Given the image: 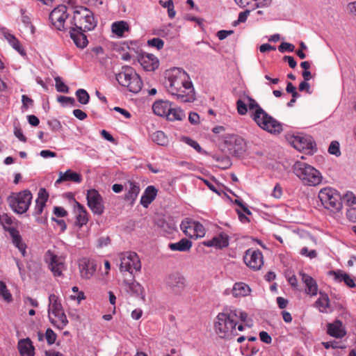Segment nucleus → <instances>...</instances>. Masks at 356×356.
I'll return each instance as SVG.
<instances>
[{"instance_id": "f257e3e1", "label": "nucleus", "mask_w": 356, "mask_h": 356, "mask_svg": "<svg viewBox=\"0 0 356 356\" xmlns=\"http://www.w3.org/2000/svg\"><path fill=\"white\" fill-rule=\"evenodd\" d=\"M236 104L239 115H245L249 111L251 119L261 129L271 134H280L283 131L282 124L267 113L252 97L244 95Z\"/></svg>"}, {"instance_id": "f03ea898", "label": "nucleus", "mask_w": 356, "mask_h": 356, "mask_svg": "<svg viewBox=\"0 0 356 356\" xmlns=\"http://www.w3.org/2000/svg\"><path fill=\"white\" fill-rule=\"evenodd\" d=\"M164 82L167 92L181 102H193L195 92L189 75L183 69L173 67L165 74Z\"/></svg>"}, {"instance_id": "7ed1b4c3", "label": "nucleus", "mask_w": 356, "mask_h": 356, "mask_svg": "<svg viewBox=\"0 0 356 356\" xmlns=\"http://www.w3.org/2000/svg\"><path fill=\"white\" fill-rule=\"evenodd\" d=\"M248 314L235 307H226L218 313L213 323L216 334L221 339H229L238 334L236 325L245 323Z\"/></svg>"}, {"instance_id": "20e7f679", "label": "nucleus", "mask_w": 356, "mask_h": 356, "mask_svg": "<svg viewBox=\"0 0 356 356\" xmlns=\"http://www.w3.org/2000/svg\"><path fill=\"white\" fill-rule=\"evenodd\" d=\"M293 170L294 174L304 185L315 186L320 184L323 177L321 173L313 166L302 162H295Z\"/></svg>"}, {"instance_id": "39448f33", "label": "nucleus", "mask_w": 356, "mask_h": 356, "mask_svg": "<svg viewBox=\"0 0 356 356\" xmlns=\"http://www.w3.org/2000/svg\"><path fill=\"white\" fill-rule=\"evenodd\" d=\"M48 317L51 323L58 330L64 329L68 323L60 299L55 294L49 296Z\"/></svg>"}, {"instance_id": "423d86ee", "label": "nucleus", "mask_w": 356, "mask_h": 356, "mask_svg": "<svg viewBox=\"0 0 356 356\" xmlns=\"http://www.w3.org/2000/svg\"><path fill=\"white\" fill-rule=\"evenodd\" d=\"M116 80L129 91L138 93L143 87V81L135 70L130 66H123L121 71L116 74Z\"/></svg>"}, {"instance_id": "0eeeda50", "label": "nucleus", "mask_w": 356, "mask_h": 356, "mask_svg": "<svg viewBox=\"0 0 356 356\" xmlns=\"http://www.w3.org/2000/svg\"><path fill=\"white\" fill-rule=\"evenodd\" d=\"M74 27L83 31L93 30L97 24L93 13L84 6H76L73 10Z\"/></svg>"}, {"instance_id": "6e6552de", "label": "nucleus", "mask_w": 356, "mask_h": 356, "mask_svg": "<svg viewBox=\"0 0 356 356\" xmlns=\"http://www.w3.org/2000/svg\"><path fill=\"white\" fill-rule=\"evenodd\" d=\"M318 197L323 207L332 213L338 212L342 208L341 196L333 188L325 187L321 188Z\"/></svg>"}, {"instance_id": "1a4fd4ad", "label": "nucleus", "mask_w": 356, "mask_h": 356, "mask_svg": "<svg viewBox=\"0 0 356 356\" xmlns=\"http://www.w3.org/2000/svg\"><path fill=\"white\" fill-rule=\"evenodd\" d=\"M120 270L121 273L128 272L133 277L141 270V261L135 252L128 251L119 254Z\"/></svg>"}, {"instance_id": "9d476101", "label": "nucleus", "mask_w": 356, "mask_h": 356, "mask_svg": "<svg viewBox=\"0 0 356 356\" xmlns=\"http://www.w3.org/2000/svg\"><path fill=\"white\" fill-rule=\"evenodd\" d=\"M33 196L29 190L13 193L8 198L10 207L13 211L19 214L26 213L31 203Z\"/></svg>"}, {"instance_id": "9b49d317", "label": "nucleus", "mask_w": 356, "mask_h": 356, "mask_svg": "<svg viewBox=\"0 0 356 356\" xmlns=\"http://www.w3.org/2000/svg\"><path fill=\"white\" fill-rule=\"evenodd\" d=\"M44 260L54 277H63V271L67 268L64 257L58 255L51 250H48L44 254Z\"/></svg>"}, {"instance_id": "f8f14e48", "label": "nucleus", "mask_w": 356, "mask_h": 356, "mask_svg": "<svg viewBox=\"0 0 356 356\" xmlns=\"http://www.w3.org/2000/svg\"><path fill=\"white\" fill-rule=\"evenodd\" d=\"M181 229L186 236L191 238H202L205 235V229L199 222L184 220L180 225Z\"/></svg>"}, {"instance_id": "ddd939ff", "label": "nucleus", "mask_w": 356, "mask_h": 356, "mask_svg": "<svg viewBox=\"0 0 356 356\" xmlns=\"http://www.w3.org/2000/svg\"><path fill=\"white\" fill-rule=\"evenodd\" d=\"M67 7L64 5H59L55 8L49 14V20L52 26L59 31L65 29V22L68 17Z\"/></svg>"}, {"instance_id": "4468645a", "label": "nucleus", "mask_w": 356, "mask_h": 356, "mask_svg": "<svg viewBox=\"0 0 356 356\" xmlns=\"http://www.w3.org/2000/svg\"><path fill=\"white\" fill-rule=\"evenodd\" d=\"M290 142L293 147L300 152L307 151L309 153H312L316 146L312 137L308 135L293 136Z\"/></svg>"}, {"instance_id": "2eb2a0df", "label": "nucleus", "mask_w": 356, "mask_h": 356, "mask_svg": "<svg viewBox=\"0 0 356 356\" xmlns=\"http://www.w3.org/2000/svg\"><path fill=\"white\" fill-rule=\"evenodd\" d=\"M87 204L93 213L101 215L104 212L103 199L95 189H89L86 195Z\"/></svg>"}, {"instance_id": "dca6fc26", "label": "nucleus", "mask_w": 356, "mask_h": 356, "mask_svg": "<svg viewBox=\"0 0 356 356\" xmlns=\"http://www.w3.org/2000/svg\"><path fill=\"white\" fill-rule=\"evenodd\" d=\"M244 262L249 268L259 270L264 264L263 254L259 250L248 249L244 256Z\"/></svg>"}, {"instance_id": "f3484780", "label": "nucleus", "mask_w": 356, "mask_h": 356, "mask_svg": "<svg viewBox=\"0 0 356 356\" xmlns=\"http://www.w3.org/2000/svg\"><path fill=\"white\" fill-rule=\"evenodd\" d=\"M79 269L83 279L91 278L97 269V265L93 260L83 257L79 261Z\"/></svg>"}, {"instance_id": "a211bd4d", "label": "nucleus", "mask_w": 356, "mask_h": 356, "mask_svg": "<svg viewBox=\"0 0 356 356\" xmlns=\"http://www.w3.org/2000/svg\"><path fill=\"white\" fill-rule=\"evenodd\" d=\"M138 61L146 71H154L159 65L158 58L154 54L144 52L139 56Z\"/></svg>"}, {"instance_id": "6ab92c4d", "label": "nucleus", "mask_w": 356, "mask_h": 356, "mask_svg": "<svg viewBox=\"0 0 356 356\" xmlns=\"http://www.w3.org/2000/svg\"><path fill=\"white\" fill-rule=\"evenodd\" d=\"M228 149L231 154H234L236 156H241L246 151V143L241 137H235L233 140V137L227 141Z\"/></svg>"}, {"instance_id": "aec40b11", "label": "nucleus", "mask_w": 356, "mask_h": 356, "mask_svg": "<svg viewBox=\"0 0 356 356\" xmlns=\"http://www.w3.org/2000/svg\"><path fill=\"white\" fill-rule=\"evenodd\" d=\"M299 275L305 285V293L310 296H316L318 292V287L316 281L310 275L302 271L300 272Z\"/></svg>"}, {"instance_id": "412c9836", "label": "nucleus", "mask_w": 356, "mask_h": 356, "mask_svg": "<svg viewBox=\"0 0 356 356\" xmlns=\"http://www.w3.org/2000/svg\"><path fill=\"white\" fill-rule=\"evenodd\" d=\"M70 181L75 184H80L82 181L81 174L74 172L72 170H67L65 172H60L59 177L55 181V185H58L63 182Z\"/></svg>"}, {"instance_id": "4be33fe9", "label": "nucleus", "mask_w": 356, "mask_h": 356, "mask_svg": "<svg viewBox=\"0 0 356 356\" xmlns=\"http://www.w3.org/2000/svg\"><path fill=\"white\" fill-rule=\"evenodd\" d=\"M327 333L337 339H341L346 334L343 323L339 320H336L333 323L327 324Z\"/></svg>"}, {"instance_id": "5701e85b", "label": "nucleus", "mask_w": 356, "mask_h": 356, "mask_svg": "<svg viewBox=\"0 0 356 356\" xmlns=\"http://www.w3.org/2000/svg\"><path fill=\"white\" fill-rule=\"evenodd\" d=\"M8 232L12 238L13 244L19 250L23 257L26 255V245L23 242L19 231L15 227L8 229Z\"/></svg>"}, {"instance_id": "b1692460", "label": "nucleus", "mask_w": 356, "mask_h": 356, "mask_svg": "<svg viewBox=\"0 0 356 356\" xmlns=\"http://www.w3.org/2000/svg\"><path fill=\"white\" fill-rule=\"evenodd\" d=\"M76 221L75 223L79 227L86 225L88 222V212L85 207L79 202L75 201L74 206Z\"/></svg>"}, {"instance_id": "393cba45", "label": "nucleus", "mask_w": 356, "mask_h": 356, "mask_svg": "<svg viewBox=\"0 0 356 356\" xmlns=\"http://www.w3.org/2000/svg\"><path fill=\"white\" fill-rule=\"evenodd\" d=\"M203 244L207 247H215L220 249L223 248L228 246L229 237L227 234L220 233L213 238L204 241Z\"/></svg>"}, {"instance_id": "a878e982", "label": "nucleus", "mask_w": 356, "mask_h": 356, "mask_svg": "<svg viewBox=\"0 0 356 356\" xmlns=\"http://www.w3.org/2000/svg\"><path fill=\"white\" fill-rule=\"evenodd\" d=\"M48 198L49 193L45 188H41L38 191V197L35 200V205L33 211L34 216H38L42 213Z\"/></svg>"}, {"instance_id": "bb28decb", "label": "nucleus", "mask_w": 356, "mask_h": 356, "mask_svg": "<svg viewBox=\"0 0 356 356\" xmlns=\"http://www.w3.org/2000/svg\"><path fill=\"white\" fill-rule=\"evenodd\" d=\"M125 188L127 193L125 194L124 200L133 205L140 193V186L138 183L134 181H128Z\"/></svg>"}, {"instance_id": "cd10ccee", "label": "nucleus", "mask_w": 356, "mask_h": 356, "mask_svg": "<svg viewBox=\"0 0 356 356\" xmlns=\"http://www.w3.org/2000/svg\"><path fill=\"white\" fill-rule=\"evenodd\" d=\"M83 31L79 30L76 27H72L70 37L76 46L80 49L85 48L88 44V39Z\"/></svg>"}, {"instance_id": "c85d7f7f", "label": "nucleus", "mask_w": 356, "mask_h": 356, "mask_svg": "<svg viewBox=\"0 0 356 356\" xmlns=\"http://www.w3.org/2000/svg\"><path fill=\"white\" fill-rule=\"evenodd\" d=\"M2 33L4 38L15 51H17L21 56H26V54L25 50L22 46L20 42L14 35L11 34L7 29H3Z\"/></svg>"}, {"instance_id": "c756f323", "label": "nucleus", "mask_w": 356, "mask_h": 356, "mask_svg": "<svg viewBox=\"0 0 356 356\" xmlns=\"http://www.w3.org/2000/svg\"><path fill=\"white\" fill-rule=\"evenodd\" d=\"M158 191L154 186H148L140 198V204L145 208H147L149 205L155 200Z\"/></svg>"}, {"instance_id": "7c9ffc66", "label": "nucleus", "mask_w": 356, "mask_h": 356, "mask_svg": "<svg viewBox=\"0 0 356 356\" xmlns=\"http://www.w3.org/2000/svg\"><path fill=\"white\" fill-rule=\"evenodd\" d=\"M18 350L21 356H34L35 355V348L29 338L19 341Z\"/></svg>"}, {"instance_id": "2f4dec72", "label": "nucleus", "mask_w": 356, "mask_h": 356, "mask_svg": "<svg viewBox=\"0 0 356 356\" xmlns=\"http://www.w3.org/2000/svg\"><path fill=\"white\" fill-rule=\"evenodd\" d=\"M171 103L169 101H156L152 106V110L155 115L161 117H166L170 111Z\"/></svg>"}, {"instance_id": "473e14b6", "label": "nucleus", "mask_w": 356, "mask_h": 356, "mask_svg": "<svg viewBox=\"0 0 356 356\" xmlns=\"http://www.w3.org/2000/svg\"><path fill=\"white\" fill-rule=\"evenodd\" d=\"M251 293L250 287L244 282H236L232 287V293L234 298H242L249 296Z\"/></svg>"}, {"instance_id": "72a5a7b5", "label": "nucleus", "mask_w": 356, "mask_h": 356, "mask_svg": "<svg viewBox=\"0 0 356 356\" xmlns=\"http://www.w3.org/2000/svg\"><path fill=\"white\" fill-rule=\"evenodd\" d=\"M124 284L127 292L131 293L137 297H140L143 300H145L144 288L138 282H135L134 280L131 282L124 281Z\"/></svg>"}, {"instance_id": "f704fd0d", "label": "nucleus", "mask_w": 356, "mask_h": 356, "mask_svg": "<svg viewBox=\"0 0 356 356\" xmlns=\"http://www.w3.org/2000/svg\"><path fill=\"white\" fill-rule=\"evenodd\" d=\"M320 297L315 302V307L318 308V311L321 313H327L330 307V298L327 293L319 292Z\"/></svg>"}, {"instance_id": "c9c22d12", "label": "nucleus", "mask_w": 356, "mask_h": 356, "mask_svg": "<svg viewBox=\"0 0 356 356\" xmlns=\"http://www.w3.org/2000/svg\"><path fill=\"white\" fill-rule=\"evenodd\" d=\"M122 51H129L137 60L139 56L143 53L138 42H126L121 46Z\"/></svg>"}, {"instance_id": "e433bc0d", "label": "nucleus", "mask_w": 356, "mask_h": 356, "mask_svg": "<svg viewBox=\"0 0 356 356\" xmlns=\"http://www.w3.org/2000/svg\"><path fill=\"white\" fill-rule=\"evenodd\" d=\"M112 32L119 38L124 36V33L129 31V25L125 21L115 22L111 25Z\"/></svg>"}, {"instance_id": "4c0bfd02", "label": "nucleus", "mask_w": 356, "mask_h": 356, "mask_svg": "<svg viewBox=\"0 0 356 356\" xmlns=\"http://www.w3.org/2000/svg\"><path fill=\"white\" fill-rule=\"evenodd\" d=\"M169 248L172 251L186 252L192 247V242L187 238H182L177 243H170Z\"/></svg>"}, {"instance_id": "58836bf2", "label": "nucleus", "mask_w": 356, "mask_h": 356, "mask_svg": "<svg viewBox=\"0 0 356 356\" xmlns=\"http://www.w3.org/2000/svg\"><path fill=\"white\" fill-rule=\"evenodd\" d=\"M186 117L184 111L180 108H172L170 106V111L168 112L166 118L170 121L182 120Z\"/></svg>"}, {"instance_id": "ea45409f", "label": "nucleus", "mask_w": 356, "mask_h": 356, "mask_svg": "<svg viewBox=\"0 0 356 356\" xmlns=\"http://www.w3.org/2000/svg\"><path fill=\"white\" fill-rule=\"evenodd\" d=\"M152 140L159 145L165 146L168 144V140L165 134L161 131H157L152 135Z\"/></svg>"}, {"instance_id": "a19ab883", "label": "nucleus", "mask_w": 356, "mask_h": 356, "mask_svg": "<svg viewBox=\"0 0 356 356\" xmlns=\"http://www.w3.org/2000/svg\"><path fill=\"white\" fill-rule=\"evenodd\" d=\"M0 296L7 302H10L13 300L12 294L8 289L6 283L3 281H0Z\"/></svg>"}, {"instance_id": "79ce46f5", "label": "nucleus", "mask_w": 356, "mask_h": 356, "mask_svg": "<svg viewBox=\"0 0 356 356\" xmlns=\"http://www.w3.org/2000/svg\"><path fill=\"white\" fill-rule=\"evenodd\" d=\"M75 95L78 102L81 104H87L90 100V95L88 92L84 89H78Z\"/></svg>"}, {"instance_id": "37998d69", "label": "nucleus", "mask_w": 356, "mask_h": 356, "mask_svg": "<svg viewBox=\"0 0 356 356\" xmlns=\"http://www.w3.org/2000/svg\"><path fill=\"white\" fill-rule=\"evenodd\" d=\"M54 80L56 83V88L58 92L64 93L69 92L68 86L63 81L60 76L55 77Z\"/></svg>"}, {"instance_id": "c03bdc74", "label": "nucleus", "mask_w": 356, "mask_h": 356, "mask_svg": "<svg viewBox=\"0 0 356 356\" xmlns=\"http://www.w3.org/2000/svg\"><path fill=\"white\" fill-rule=\"evenodd\" d=\"M0 223L8 231L9 227L13 223V218L7 213L0 215Z\"/></svg>"}, {"instance_id": "a18cd8bd", "label": "nucleus", "mask_w": 356, "mask_h": 356, "mask_svg": "<svg viewBox=\"0 0 356 356\" xmlns=\"http://www.w3.org/2000/svg\"><path fill=\"white\" fill-rule=\"evenodd\" d=\"M300 254L302 256L309 258L310 259L316 258L318 255V253L315 250H309L307 247H303L301 248L300 250Z\"/></svg>"}, {"instance_id": "49530a36", "label": "nucleus", "mask_w": 356, "mask_h": 356, "mask_svg": "<svg viewBox=\"0 0 356 356\" xmlns=\"http://www.w3.org/2000/svg\"><path fill=\"white\" fill-rule=\"evenodd\" d=\"M295 49V46L293 44L283 42L280 44V45L278 47V50L281 53H284L286 51L288 52H293Z\"/></svg>"}, {"instance_id": "de8ad7c7", "label": "nucleus", "mask_w": 356, "mask_h": 356, "mask_svg": "<svg viewBox=\"0 0 356 356\" xmlns=\"http://www.w3.org/2000/svg\"><path fill=\"white\" fill-rule=\"evenodd\" d=\"M183 140L186 144L190 145L191 147L195 149L197 152H199V153L202 152V149L197 141H195L188 137L184 138Z\"/></svg>"}, {"instance_id": "09e8293b", "label": "nucleus", "mask_w": 356, "mask_h": 356, "mask_svg": "<svg viewBox=\"0 0 356 356\" xmlns=\"http://www.w3.org/2000/svg\"><path fill=\"white\" fill-rule=\"evenodd\" d=\"M328 152L330 154L339 156L341 154L339 149V143L337 141H332L330 145Z\"/></svg>"}, {"instance_id": "8fccbe9b", "label": "nucleus", "mask_w": 356, "mask_h": 356, "mask_svg": "<svg viewBox=\"0 0 356 356\" xmlns=\"http://www.w3.org/2000/svg\"><path fill=\"white\" fill-rule=\"evenodd\" d=\"M147 44L149 46L156 47L157 49H162L163 47V45H164L163 41L161 39L159 38H152L151 40H149L147 41Z\"/></svg>"}, {"instance_id": "3c124183", "label": "nucleus", "mask_w": 356, "mask_h": 356, "mask_svg": "<svg viewBox=\"0 0 356 356\" xmlns=\"http://www.w3.org/2000/svg\"><path fill=\"white\" fill-rule=\"evenodd\" d=\"M45 337H46L47 343L49 345H51V344L54 343L56 341V334L51 328H48L45 332Z\"/></svg>"}, {"instance_id": "603ef678", "label": "nucleus", "mask_w": 356, "mask_h": 356, "mask_svg": "<svg viewBox=\"0 0 356 356\" xmlns=\"http://www.w3.org/2000/svg\"><path fill=\"white\" fill-rule=\"evenodd\" d=\"M57 101L63 105L70 104L74 106L75 104V100L72 97L58 96Z\"/></svg>"}, {"instance_id": "864d4df0", "label": "nucleus", "mask_w": 356, "mask_h": 356, "mask_svg": "<svg viewBox=\"0 0 356 356\" xmlns=\"http://www.w3.org/2000/svg\"><path fill=\"white\" fill-rule=\"evenodd\" d=\"M272 0H254L251 6L252 10L259 7L268 6L271 3Z\"/></svg>"}, {"instance_id": "5fc2aeb1", "label": "nucleus", "mask_w": 356, "mask_h": 356, "mask_svg": "<svg viewBox=\"0 0 356 356\" xmlns=\"http://www.w3.org/2000/svg\"><path fill=\"white\" fill-rule=\"evenodd\" d=\"M250 13V10H245L243 12H241L238 15V19L234 22V25L236 26L239 23L245 22L247 20Z\"/></svg>"}, {"instance_id": "6e6d98bb", "label": "nucleus", "mask_w": 356, "mask_h": 356, "mask_svg": "<svg viewBox=\"0 0 356 356\" xmlns=\"http://www.w3.org/2000/svg\"><path fill=\"white\" fill-rule=\"evenodd\" d=\"M343 200L346 201L348 204H355L356 196L354 195L353 192L348 191L343 195Z\"/></svg>"}, {"instance_id": "4d7b16f0", "label": "nucleus", "mask_w": 356, "mask_h": 356, "mask_svg": "<svg viewBox=\"0 0 356 356\" xmlns=\"http://www.w3.org/2000/svg\"><path fill=\"white\" fill-rule=\"evenodd\" d=\"M260 340L267 344H270L272 342V338L268 332L261 331L259 332Z\"/></svg>"}, {"instance_id": "13d9d810", "label": "nucleus", "mask_w": 356, "mask_h": 356, "mask_svg": "<svg viewBox=\"0 0 356 356\" xmlns=\"http://www.w3.org/2000/svg\"><path fill=\"white\" fill-rule=\"evenodd\" d=\"M271 195L273 197H274L275 198H276V199H279V198H280L282 197V188H281L280 184H277L275 186V187H274V188H273V190L272 191Z\"/></svg>"}, {"instance_id": "bf43d9fd", "label": "nucleus", "mask_w": 356, "mask_h": 356, "mask_svg": "<svg viewBox=\"0 0 356 356\" xmlns=\"http://www.w3.org/2000/svg\"><path fill=\"white\" fill-rule=\"evenodd\" d=\"M14 134L20 141H22V142L26 141V137L24 136L22 129L19 127L15 126Z\"/></svg>"}, {"instance_id": "052dcab7", "label": "nucleus", "mask_w": 356, "mask_h": 356, "mask_svg": "<svg viewBox=\"0 0 356 356\" xmlns=\"http://www.w3.org/2000/svg\"><path fill=\"white\" fill-rule=\"evenodd\" d=\"M330 274L334 275V280L337 282H343L344 275H347L348 273L343 272L342 270H337V271H331Z\"/></svg>"}, {"instance_id": "680f3d73", "label": "nucleus", "mask_w": 356, "mask_h": 356, "mask_svg": "<svg viewBox=\"0 0 356 356\" xmlns=\"http://www.w3.org/2000/svg\"><path fill=\"white\" fill-rule=\"evenodd\" d=\"M40 156L44 159L54 158L56 156V153L49 149H44L40 151Z\"/></svg>"}, {"instance_id": "e2e57ef3", "label": "nucleus", "mask_w": 356, "mask_h": 356, "mask_svg": "<svg viewBox=\"0 0 356 356\" xmlns=\"http://www.w3.org/2000/svg\"><path fill=\"white\" fill-rule=\"evenodd\" d=\"M343 282L350 288H355L356 286L355 280L348 274L344 275Z\"/></svg>"}, {"instance_id": "0e129e2a", "label": "nucleus", "mask_w": 356, "mask_h": 356, "mask_svg": "<svg viewBox=\"0 0 356 356\" xmlns=\"http://www.w3.org/2000/svg\"><path fill=\"white\" fill-rule=\"evenodd\" d=\"M188 120L193 124H197L200 122V116L197 113L191 112L188 115Z\"/></svg>"}, {"instance_id": "69168bd1", "label": "nucleus", "mask_w": 356, "mask_h": 356, "mask_svg": "<svg viewBox=\"0 0 356 356\" xmlns=\"http://www.w3.org/2000/svg\"><path fill=\"white\" fill-rule=\"evenodd\" d=\"M54 213L57 217H65L67 216V212L63 207H55L54 208Z\"/></svg>"}, {"instance_id": "338daca9", "label": "nucleus", "mask_w": 356, "mask_h": 356, "mask_svg": "<svg viewBox=\"0 0 356 356\" xmlns=\"http://www.w3.org/2000/svg\"><path fill=\"white\" fill-rule=\"evenodd\" d=\"M73 115L79 120H83L87 118V114L81 109H74Z\"/></svg>"}, {"instance_id": "774afa93", "label": "nucleus", "mask_w": 356, "mask_h": 356, "mask_svg": "<svg viewBox=\"0 0 356 356\" xmlns=\"http://www.w3.org/2000/svg\"><path fill=\"white\" fill-rule=\"evenodd\" d=\"M347 217L350 219V220L355 222L356 221V208H351L348 210L346 213Z\"/></svg>"}]
</instances>
